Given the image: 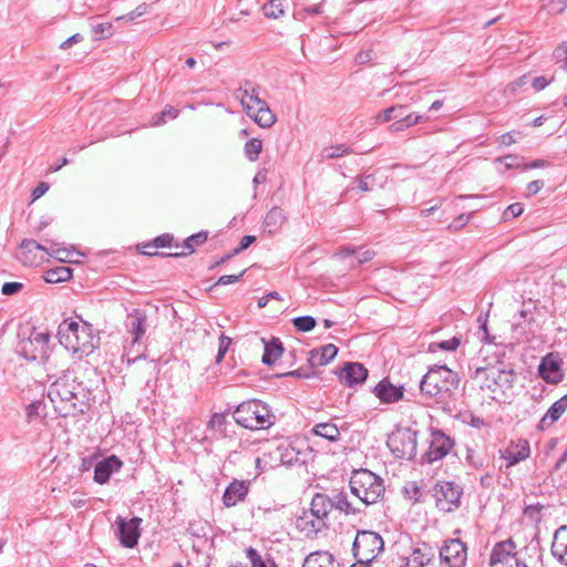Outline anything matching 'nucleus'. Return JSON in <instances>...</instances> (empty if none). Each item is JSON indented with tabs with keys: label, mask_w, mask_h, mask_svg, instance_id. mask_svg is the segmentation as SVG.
Segmentation results:
<instances>
[{
	"label": "nucleus",
	"mask_w": 567,
	"mask_h": 567,
	"mask_svg": "<svg viewBox=\"0 0 567 567\" xmlns=\"http://www.w3.org/2000/svg\"><path fill=\"white\" fill-rule=\"evenodd\" d=\"M256 241V237L252 235H246L240 239L239 245L233 250V252L236 255L240 254L241 251L246 250L251 244Z\"/></svg>",
	"instance_id": "0e129e2a"
},
{
	"label": "nucleus",
	"mask_w": 567,
	"mask_h": 567,
	"mask_svg": "<svg viewBox=\"0 0 567 567\" xmlns=\"http://www.w3.org/2000/svg\"><path fill=\"white\" fill-rule=\"evenodd\" d=\"M246 556L249 559L251 567H278L272 557L267 556V558H262L252 547L246 549Z\"/></svg>",
	"instance_id": "58836bf2"
},
{
	"label": "nucleus",
	"mask_w": 567,
	"mask_h": 567,
	"mask_svg": "<svg viewBox=\"0 0 567 567\" xmlns=\"http://www.w3.org/2000/svg\"><path fill=\"white\" fill-rule=\"evenodd\" d=\"M225 424H226V416L224 414H220V413L213 414L210 420H209V422H208V426L209 427L215 429V430H219V431L223 430Z\"/></svg>",
	"instance_id": "e2e57ef3"
},
{
	"label": "nucleus",
	"mask_w": 567,
	"mask_h": 567,
	"mask_svg": "<svg viewBox=\"0 0 567 567\" xmlns=\"http://www.w3.org/2000/svg\"><path fill=\"white\" fill-rule=\"evenodd\" d=\"M262 151V142L252 137L245 143L244 153L250 162H256Z\"/></svg>",
	"instance_id": "79ce46f5"
},
{
	"label": "nucleus",
	"mask_w": 567,
	"mask_h": 567,
	"mask_svg": "<svg viewBox=\"0 0 567 567\" xmlns=\"http://www.w3.org/2000/svg\"><path fill=\"white\" fill-rule=\"evenodd\" d=\"M73 270L66 266H59L49 269L44 275V280L49 284H60L72 278Z\"/></svg>",
	"instance_id": "c9c22d12"
},
{
	"label": "nucleus",
	"mask_w": 567,
	"mask_h": 567,
	"mask_svg": "<svg viewBox=\"0 0 567 567\" xmlns=\"http://www.w3.org/2000/svg\"><path fill=\"white\" fill-rule=\"evenodd\" d=\"M45 409V404L41 401H35L30 403L27 406V416L28 420L31 421L32 419L40 416Z\"/></svg>",
	"instance_id": "603ef678"
},
{
	"label": "nucleus",
	"mask_w": 567,
	"mask_h": 567,
	"mask_svg": "<svg viewBox=\"0 0 567 567\" xmlns=\"http://www.w3.org/2000/svg\"><path fill=\"white\" fill-rule=\"evenodd\" d=\"M237 92V97L240 100L247 115L254 118L260 127L268 128L275 124L276 116L266 101L259 97L258 86L255 83L245 81Z\"/></svg>",
	"instance_id": "39448f33"
},
{
	"label": "nucleus",
	"mask_w": 567,
	"mask_h": 567,
	"mask_svg": "<svg viewBox=\"0 0 567 567\" xmlns=\"http://www.w3.org/2000/svg\"><path fill=\"white\" fill-rule=\"evenodd\" d=\"M538 373L540 378L549 384H557L563 380L559 362L549 357L542 360L538 367Z\"/></svg>",
	"instance_id": "5701e85b"
},
{
	"label": "nucleus",
	"mask_w": 567,
	"mask_h": 567,
	"mask_svg": "<svg viewBox=\"0 0 567 567\" xmlns=\"http://www.w3.org/2000/svg\"><path fill=\"white\" fill-rule=\"evenodd\" d=\"M48 189H49L48 183H45V182L39 183L38 186L33 188L32 194H31L33 200L43 196L48 192Z\"/></svg>",
	"instance_id": "774afa93"
},
{
	"label": "nucleus",
	"mask_w": 567,
	"mask_h": 567,
	"mask_svg": "<svg viewBox=\"0 0 567 567\" xmlns=\"http://www.w3.org/2000/svg\"><path fill=\"white\" fill-rule=\"evenodd\" d=\"M286 216L284 210L279 207L271 208L264 220V228L269 234H275L277 229L284 224Z\"/></svg>",
	"instance_id": "72a5a7b5"
},
{
	"label": "nucleus",
	"mask_w": 567,
	"mask_h": 567,
	"mask_svg": "<svg viewBox=\"0 0 567 567\" xmlns=\"http://www.w3.org/2000/svg\"><path fill=\"white\" fill-rule=\"evenodd\" d=\"M246 271L247 270L244 269L238 275H224V276H220L214 286H226V285L235 284V282L239 281L243 278V276L246 274Z\"/></svg>",
	"instance_id": "bf43d9fd"
},
{
	"label": "nucleus",
	"mask_w": 567,
	"mask_h": 567,
	"mask_svg": "<svg viewBox=\"0 0 567 567\" xmlns=\"http://www.w3.org/2000/svg\"><path fill=\"white\" fill-rule=\"evenodd\" d=\"M331 502L333 504V508H337L347 515L349 514H358L361 513V509L354 508L351 503L348 501L347 494L341 492L337 493L333 498H331Z\"/></svg>",
	"instance_id": "ea45409f"
},
{
	"label": "nucleus",
	"mask_w": 567,
	"mask_h": 567,
	"mask_svg": "<svg viewBox=\"0 0 567 567\" xmlns=\"http://www.w3.org/2000/svg\"><path fill=\"white\" fill-rule=\"evenodd\" d=\"M339 381L353 388L358 384L363 383L368 378V370L362 363L359 362H347L344 367L337 373Z\"/></svg>",
	"instance_id": "f3484780"
},
{
	"label": "nucleus",
	"mask_w": 567,
	"mask_h": 567,
	"mask_svg": "<svg viewBox=\"0 0 567 567\" xmlns=\"http://www.w3.org/2000/svg\"><path fill=\"white\" fill-rule=\"evenodd\" d=\"M530 449L526 440L518 443L511 442L508 446L499 451L501 457L506 461V467H512L529 456Z\"/></svg>",
	"instance_id": "6ab92c4d"
},
{
	"label": "nucleus",
	"mask_w": 567,
	"mask_h": 567,
	"mask_svg": "<svg viewBox=\"0 0 567 567\" xmlns=\"http://www.w3.org/2000/svg\"><path fill=\"white\" fill-rule=\"evenodd\" d=\"M51 333L31 329L28 338H23L17 346V352L28 361H39L48 371L59 365L58 353L50 346Z\"/></svg>",
	"instance_id": "20e7f679"
},
{
	"label": "nucleus",
	"mask_w": 567,
	"mask_h": 567,
	"mask_svg": "<svg viewBox=\"0 0 567 567\" xmlns=\"http://www.w3.org/2000/svg\"><path fill=\"white\" fill-rule=\"evenodd\" d=\"M58 336L65 350L72 351L79 358L91 354L100 344V337L87 322L80 324L76 321L64 320L59 326Z\"/></svg>",
	"instance_id": "7ed1b4c3"
},
{
	"label": "nucleus",
	"mask_w": 567,
	"mask_h": 567,
	"mask_svg": "<svg viewBox=\"0 0 567 567\" xmlns=\"http://www.w3.org/2000/svg\"><path fill=\"white\" fill-rule=\"evenodd\" d=\"M517 132H508L499 136L498 143L502 146H509L516 142L515 135H517Z\"/></svg>",
	"instance_id": "338daca9"
},
{
	"label": "nucleus",
	"mask_w": 567,
	"mask_h": 567,
	"mask_svg": "<svg viewBox=\"0 0 567 567\" xmlns=\"http://www.w3.org/2000/svg\"><path fill=\"white\" fill-rule=\"evenodd\" d=\"M386 445L396 458L412 460L416 455L417 431L398 427L389 435Z\"/></svg>",
	"instance_id": "1a4fd4ad"
},
{
	"label": "nucleus",
	"mask_w": 567,
	"mask_h": 567,
	"mask_svg": "<svg viewBox=\"0 0 567 567\" xmlns=\"http://www.w3.org/2000/svg\"><path fill=\"white\" fill-rule=\"evenodd\" d=\"M33 250H41L47 254H49L50 248H48L45 245L39 244L34 239H23L20 244V255L19 259L24 264H32L33 259L30 257V255L33 252Z\"/></svg>",
	"instance_id": "2f4dec72"
},
{
	"label": "nucleus",
	"mask_w": 567,
	"mask_h": 567,
	"mask_svg": "<svg viewBox=\"0 0 567 567\" xmlns=\"http://www.w3.org/2000/svg\"><path fill=\"white\" fill-rule=\"evenodd\" d=\"M178 110L172 105H166L164 110L157 115V120L155 121L156 125L165 123L166 118L174 120L178 116Z\"/></svg>",
	"instance_id": "09e8293b"
},
{
	"label": "nucleus",
	"mask_w": 567,
	"mask_h": 567,
	"mask_svg": "<svg viewBox=\"0 0 567 567\" xmlns=\"http://www.w3.org/2000/svg\"><path fill=\"white\" fill-rule=\"evenodd\" d=\"M261 341L265 344L261 362L266 365H271L281 357L284 352L282 342L279 338L276 337H272L269 341H266L262 338Z\"/></svg>",
	"instance_id": "c85d7f7f"
},
{
	"label": "nucleus",
	"mask_w": 567,
	"mask_h": 567,
	"mask_svg": "<svg viewBox=\"0 0 567 567\" xmlns=\"http://www.w3.org/2000/svg\"><path fill=\"white\" fill-rule=\"evenodd\" d=\"M404 386L395 385L388 378L382 379L374 388L373 394L385 404L395 403L403 399Z\"/></svg>",
	"instance_id": "a211bd4d"
},
{
	"label": "nucleus",
	"mask_w": 567,
	"mask_h": 567,
	"mask_svg": "<svg viewBox=\"0 0 567 567\" xmlns=\"http://www.w3.org/2000/svg\"><path fill=\"white\" fill-rule=\"evenodd\" d=\"M514 549H515V543L511 538L497 543L492 549V553L489 556V565L495 566L497 564L507 563L508 558L511 556H513Z\"/></svg>",
	"instance_id": "cd10ccee"
},
{
	"label": "nucleus",
	"mask_w": 567,
	"mask_h": 567,
	"mask_svg": "<svg viewBox=\"0 0 567 567\" xmlns=\"http://www.w3.org/2000/svg\"><path fill=\"white\" fill-rule=\"evenodd\" d=\"M549 12L559 14L567 8V0H542Z\"/></svg>",
	"instance_id": "a18cd8bd"
},
{
	"label": "nucleus",
	"mask_w": 567,
	"mask_h": 567,
	"mask_svg": "<svg viewBox=\"0 0 567 567\" xmlns=\"http://www.w3.org/2000/svg\"><path fill=\"white\" fill-rule=\"evenodd\" d=\"M471 215L461 214L457 218H455L449 226L450 229L456 231L464 227L470 221Z\"/></svg>",
	"instance_id": "69168bd1"
},
{
	"label": "nucleus",
	"mask_w": 567,
	"mask_h": 567,
	"mask_svg": "<svg viewBox=\"0 0 567 567\" xmlns=\"http://www.w3.org/2000/svg\"><path fill=\"white\" fill-rule=\"evenodd\" d=\"M440 564L450 567H465L467 560V546L458 538L444 542L439 550Z\"/></svg>",
	"instance_id": "f8f14e48"
},
{
	"label": "nucleus",
	"mask_w": 567,
	"mask_h": 567,
	"mask_svg": "<svg viewBox=\"0 0 567 567\" xmlns=\"http://www.w3.org/2000/svg\"><path fill=\"white\" fill-rule=\"evenodd\" d=\"M117 530L116 536L122 546L126 548H133L137 545L138 538L141 536V524L142 518L133 517L131 519H125L121 516L116 518Z\"/></svg>",
	"instance_id": "4468645a"
},
{
	"label": "nucleus",
	"mask_w": 567,
	"mask_h": 567,
	"mask_svg": "<svg viewBox=\"0 0 567 567\" xmlns=\"http://www.w3.org/2000/svg\"><path fill=\"white\" fill-rule=\"evenodd\" d=\"M352 151L346 144L331 145L322 150L320 156L322 161L339 158L343 155L350 154Z\"/></svg>",
	"instance_id": "a19ab883"
},
{
	"label": "nucleus",
	"mask_w": 567,
	"mask_h": 567,
	"mask_svg": "<svg viewBox=\"0 0 567 567\" xmlns=\"http://www.w3.org/2000/svg\"><path fill=\"white\" fill-rule=\"evenodd\" d=\"M332 508L333 504L331 502V497L322 493L315 494L310 504V513L312 517L326 522Z\"/></svg>",
	"instance_id": "393cba45"
},
{
	"label": "nucleus",
	"mask_w": 567,
	"mask_h": 567,
	"mask_svg": "<svg viewBox=\"0 0 567 567\" xmlns=\"http://www.w3.org/2000/svg\"><path fill=\"white\" fill-rule=\"evenodd\" d=\"M285 377H293L298 379H309L315 375L313 368L309 364V367H301L297 370L287 372L284 374Z\"/></svg>",
	"instance_id": "6e6d98bb"
},
{
	"label": "nucleus",
	"mask_w": 567,
	"mask_h": 567,
	"mask_svg": "<svg viewBox=\"0 0 567 567\" xmlns=\"http://www.w3.org/2000/svg\"><path fill=\"white\" fill-rule=\"evenodd\" d=\"M460 343H461L460 338L453 337V338H451L449 340H444V341H441V342L436 343V347L440 350L453 351V350H456L458 348Z\"/></svg>",
	"instance_id": "680f3d73"
},
{
	"label": "nucleus",
	"mask_w": 567,
	"mask_h": 567,
	"mask_svg": "<svg viewBox=\"0 0 567 567\" xmlns=\"http://www.w3.org/2000/svg\"><path fill=\"white\" fill-rule=\"evenodd\" d=\"M299 451L289 443H281L275 451L276 457L284 465H293L299 462Z\"/></svg>",
	"instance_id": "473e14b6"
},
{
	"label": "nucleus",
	"mask_w": 567,
	"mask_h": 567,
	"mask_svg": "<svg viewBox=\"0 0 567 567\" xmlns=\"http://www.w3.org/2000/svg\"><path fill=\"white\" fill-rule=\"evenodd\" d=\"M312 433L327 439L330 442H336L339 440L340 431L336 424L331 422L318 423L313 426Z\"/></svg>",
	"instance_id": "e433bc0d"
},
{
	"label": "nucleus",
	"mask_w": 567,
	"mask_h": 567,
	"mask_svg": "<svg viewBox=\"0 0 567 567\" xmlns=\"http://www.w3.org/2000/svg\"><path fill=\"white\" fill-rule=\"evenodd\" d=\"M461 378L446 365L434 364L419 382L422 396L436 404L447 405L456 399Z\"/></svg>",
	"instance_id": "f03ea898"
},
{
	"label": "nucleus",
	"mask_w": 567,
	"mask_h": 567,
	"mask_svg": "<svg viewBox=\"0 0 567 567\" xmlns=\"http://www.w3.org/2000/svg\"><path fill=\"white\" fill-rule=\"evenodd\" d=\"M302 567H338L333 556L328 551L310 553L303 560Z\"/></svg>",
	"instance_id": "c756f323"
},
{
	"label": "nucleus",
	"mask_w": 567,
	"mask_h": 567,
	"mask_svg": "<svg viewBox=\"0 0 567 567\" xmlns=\"http://www.w3.org/2000/svg\"><path fill=\"white\" fill-rule=\"evenodd\" d=\"M401 120L405 124V126L412 127L421 122H423L424 116L417 114V113H408V111H403Z\"/></svg>",
	"instance_id": "4d7b16f0"
},
{
	"label": "nucleus",
	"mask_w": 567,
	"mask_h": 567,
	"mask_svg": "<svg viewBox=\"0 0 567 567\" xmlns=\"http://www.w3.org/2000/svg\"><path fill=\"white\" fill-rule=\"evenodd\" d=\"M123 462L116 455H110L97 462L94 467V482L105 484L111 475L121 470Z\"/></svg>",
	"instance_id": "aec40b11"
},
{
	"label": "nucleus",
	"mask_w": 567,
	"mask_h": 567,
	"mask_svg": "<svg viewBox=\"0 0 567 567\" xmlns=\"http://www.w3.org/2000/svg\"><path fill=\"white\" fill-rule=\"evenodd\" d=\"M147 316L144 310L135 308L128 312L125 328L132 337V343H140L147 330Z\"/></svg>",
	"instance_id": "2eb2a0df"
},
{
	"label": "nucleus",
	"mask_w": 567,
	"mask_h": 567,
	"mask_svg": "<svg viewBox=\"0 0 567 567\" xmlns=\"http://www.w3.org/2000/svg\"><path fill=\"white\" fill-rule=\"evenodd\" d=\"M292 324L297 331L308 332L316 327L317 321L311 316H300L292 319Z\"/></svg>",
	"instance_id": "c03bdc74"
},
{
	"label": "nucleus",
	"mask_w": 567,
	"mask_h": 567,
	"mask_svg": "<svg viewBox=\"0 0 567 567\" xmlns=\"http://www.w3.org/2000/svg\"><path fill=\"white\" fill-rule=\"evenodd\" d=\"M207 238L208 233L204 230L193 234L184 240L183 245H175V248L182 249L181 252H172L168 254L167 256L174 258L188 256L195 251V246H200L205 244Z\"/></svg>",
	"instance_id": "bb28decb"
},
{
	"label": "nucleus",
	"mask_w": 567,
	"mask_h": 567,
	"mask_svg": "<svg viewBox=\"0 0 567 567\" xmlns=\"http://www.w3.org/2000/svg\"><path fill=\"white\" fill-rule=\"evenodd\" d=\"M435 548L425 542H417L405 560V567H426L435 560Z\"/></svg>",
	"instance_id": "dca6fc26"
},
{
	"label": "nucleus",
	"mask_w": 567,
	"mask_h": 567,
	"mask_svg": "<svg viewBox=\"0 0 567 567\" xmlns=\"http://www.w3.org/2000/svg\"><path fill=\"white\" fill-rule=\"evenodd\" d=\"M134 363H142L143 371L147 372L150 375L157 373V364L154 360L147 361L144 355H138L133 360Z\"/></svg>",
	"instance_id": "864d4df0"
},
{
	"label": "nucleus",
	"mask_w": 567,
	"mask_h": 567,
	"mask_svg": "<svg viewBox=\"0 0 567 567\" xmlns=\"http://www.w3.org/2000/svg\"><path fill=\"white\" fill-rule=\"evenodd\" d=\"M474 379H482L481 388L491 392H502L503 394L511 390L515 381V372L513 369H501L497 367H480L476 368Z\"/></svg>",
	"instance_id": "6e6552de"
},
{
	"label": "nucleus",
	"mask_w": 567,
	"mask_h": 567,
	"mask_svg": "<svg viewBox=\"0 0 567 567\" xmlns=\"http://www.w3.org/2000/svg\"><path fill=\"white\" fill-rule=\"evenodd\" d=\"M96 374L87 369L82 375L74 370H62V374L48 389V399L62 417L76 416L89 411L93 401L92 381L85 377Z\"/></svg>",
	"instance_id": "f257e3e1"
},
{
	"label": "nucleus",
	"mask_w": 567,
	"mask_h": 567,
	"mask_svg": "<svg viewBox=\"0 0 567 567\" xmlns=\"http://www.w3.org/2000/svg\"><path fill=\"white\" fill-rule=\"evenodd\" d=\"M173 239L174 238H173V236L171 234H163L161 236H157L154 239L153 244H148L145 247H150V248H153V249L163 248V247H171L172 243H173Z\"/></svg>",
	"instance_id": "5fc2aeb1"
},
{
	"label": "nucleus",
	"mask_w": 567,
	"mask_h": 567,
	"mask_svg": "<svg viewBox=\"0 0 567 567\" xmlns=\"http://www.w3.org/2000/svg\"><path fill=\"white\" fill-rule=\"evenodd\" d=\"M338 348L334 344L329 343L320 348L312 349L309 352L308 362L311 368L326 365L336 358Z\"/></svg>",
	"instance_id": "b1692460"
},
{
	"label": "nucleus",
	"mask_w": 567,
	"mask_h": 567,
	"mask_svg": "<svg viewBox=\"0 0 567 567\" xmlns=\"http://www.w3.org/2000/svg\"><path fill=\"white\" fill-rule=\"evenodd\" d=\"M287 0H269L264 7V14L269 19H279L285 14Z\"/></svg>",
	"instance_id": "4c0bfd02"
},
{
	"label": "nucleus",
	"mask_w": 567,
	"mask_h": 567,
	"mask_svg": "<svg viewBox=\"0 0 567 567\" xmlns=\"http://www.w3.org/2000/svg\"><path fill=\"white\" fill-rule=\"evenodd\" d=\"M249 491V483L246 481L234 480L223 494V503L226 507H233L243 502Z\"/></svg>",
	"instance_id": "412c9836"
},
{
	"label": "nucleus",
	"mask_w": 567,
	"mask_h": 567,
	"mask_svg": "<svg viewBox=\"0 0 567 567\" xmlns=\"http://www.w3.org/2000/svg\"><path fill=\"white\" fill-rule=\"evenodd\" d=\"M112 29L113 25L110 22L97 23L92 27V30L96 35V39L109 38L113 33Z\"/></svg>",
	"instance_id": "de8ad7c7"
},
{
	"label": "nucleus",
	"mask_w": 567,
	"mask_h": 567,
	"mask_svg": "<svg viewBox=\"0 0 567 567\" xmlns=\"http://www.w3.org/2000/svg\"><path fill=\"white\" fill-rule=\"evenodd\" d=\"M550 551L555 559L567 566V525L555 530Z\"/></svg>",
	"instance_id": "4be33fe9"
},
{
	"label": "nucleus",
	"mask_w": 567,
	"mask_h": 567,
	"mask_svg": "<svg viewBox=\"0 0 567 567\" xmlns=\"http://www.w3.org/2000/svg\"><path fill=\"white\" fill-rule=\"evenodd\" d=\"M567 410V393L561 396L559 400L554 402L551 406L547 410L545 415L542 417L538 427L540 430L548 429L555 422H557L564 412Z\"/></svg>",
	"instance_id": "a878e982"
},
{
	"label": "nucleus",
	"mask_w": 567,
	"mask_h": 567,
	"mask_svg": "<svg viewBox=\"0 0 567 567\" xmlns=\"http://www.w3.org/2000/svg\"><path fill=\"white\" fill-rule=\"evenodd\" d=\"M463 488L450 481H439L432 488L436 507L444 513H451L461 506Z\"/></svg>",
	"instance_id": "9b49d317"
},
{
	"label": "nucleus",
	"mask_w": 567,
	"mask_h": 567,
	"mask_svg": "<svg viewBox=\"0 0 567 567\" xmlns=\"http://www.w3.org/2000/svg\"><path fill=\"white\" fill-rule=\"evenodd\" d=\"M403 111H408V106L403 104L393 105L391 107H388L381 112H379L375 116V123L378 124H384L390 121H398L401 120Z\"/></svg>",
	"instance_id": "f704fd0d"
},
{
	"label": "nucleus",
	"mask_w": 567,
	"mask_h": 567,
	"mask_svg": "<svg viewBox=\"0 0 567 567\" xmlns=\"http://www.w3.org/2000/svg\"><path fill=\"white\" fill-rule=\"evenodd\" d=\"M349 486L351 493L367 506L377 504L385 492L383 480L367 468L354 470Z\"/></svg>",
	"instance_id": "423d86ee"
},
{
	"label": "nucleus",
	"mask_w": 567,
	"mask_h": 567,
	"mask_svg": "<svg viewBox=\"0 0 567 567\" xmlns=\"http://www.w3.org/2000/svg\"><path fill=\"white\" fill-rule=\"evenodd\" d=\"M233 417L237 424L252 431L270 427L276 419L268 406L257 400L240 403Z\"/></svg>",
	"instance_id": "0eeeda50"
},
{
	"label": "nucleus",
	"mask_w": 567,
	"mask_h": 567,
	"mask_svg": "<svg viewBox=\"0 0 567 567\" xmlns=\"http://www.w3.org/2000/svg\"><path fill=\"white\" fill-rule=\"evenodd\" d=\"M523 212L524 207L520 203L511 204L503 213V220L507 221L512 218L518 217Z\"/></svg>",
	"instance_id": "3c124183"
},
{
	"label": "nucleus",
	"mask_w": 567,
	"mask_h": 567,
	"mask_svg": "<svg viewBox=\"0 0 567 567\" xmlns=\"http://www.w3.org/2000/svg\"><path fill=\"white\" fill-rule=\"evenodd\" d=\"M453 446L454 441L449 435L441 430H433L429 450L422 454L420 463L422 465L433 464L445 457Z\"/></svg>",
	"instance_id": "ddd939ff"
},
{
	"label": "nucleus",
	"mask_w": 567,
	"mask_h": 567,
	"mask_svg": "<svg viewBox=\"0 0 567 567\" xmlns=\"http://www.w3.org/2000/svg\"><path fill=\"white\" fill-rule=\"evenodd\" d=\"M231 344V338L225 336L224 333L219 337L218 352L216 355V362L219 363L224 359L227 353L229 346Z\"/></svg>",
	"instance_id": "8fccbe9b"
},
{
	"label": "nucleus",
	"mask_w": 567,
	"mask_h": 567,
	"mask_svg": "<svg viewBox=\"0 0 567 567\" xmlns=\"http://www.w3.org/2000/svg\"><path fill=\"white\" fill-rule=\"evenodd\" d=\"M554 59L557 63L560 64V68L567 69V41L563 42L560 45H558L554 53Z\"/></svg>",
	"instance_id": "49530a36"
},
{
	"label": "nucleus",
	"mask_w": 567,
	"mask_h": 567,
	"mask_svg": "<svg viewBox=\"0 0 567 567\" xmlns=\"http://www.w3.org/2000/svg\"><path fill=\"white\" fill-rule=\"evenodd\" d=\"M146 12H147V4L142 3V4L137 6L133 11H131L122 17H118L117 20L133 21L136 18L144 16Z\"/></svg>",
	"instance_id": "13d9d810"
},
{
	"label": "nucleus",
	"mask_w": 567,
	"mask_h": 567,
	"mask_svg": "<svg viewBox=\"0 0 567 567\" xmlns=\"http://www.w3.org/2000/svg\"><path fill=\"white\" fill-rule=\"evenodd\" d=\"M297 527L310 537L317 535L322 528L327 527L326 522L318 518H310L307 514L297 518Z\"/></svg>",
	"instance_id": "7c9ffc66"
},
{
	"label": "nucleus",
	"mask_w": 567,
	"mask_h": 567,
	"mask_svg": "<svg viewBox=\"0 0 567 567\" xmlns=\"http://www.w3.org/2000/svg\"><path fill=\"white\" fill-rule=\"evenodd\" d=\"M383 547L384 542L380 534L372 530H360L354 538L352 550L358 560L372 563Z\"/></svg>",
	"instance_id": "9d476101"
},
{
	"label": "nucleus",
	"mask_w": 567,
	"mask_h": 567,
	"mask_svg": "<svg viewBox=\"0 0 567 567\" xmlns=\"http://www.w3.org/2000/svg\"><path fill=\"white\" fill-rule=\"evenodd\" d=\"M23 288V285L21 282L11 281V282H4L1 288V292L4 296H12L18 292H20Z\"/></svg>",
	"instance_id": "052dcab7"
},
{
	"label": "nucleus",
	"mask_w": 567,
	"mask_h": 567,
	"mask_svg": "<svg viewBox=\"0 0 567 567\" xmlns=\"http://www.w3.org/2000/svg\"><path fill=\"white\" fill-rule=\"evenodd\" d=\"M50 244H51V246H50V250L48 254L49 256H51L62 262L72 261L71 256L74 252L73 250H69L64 247H60V244L54 243V241H50Z\"/></svg>",
	"instance_id": "37998d69"
}]
</instances>
